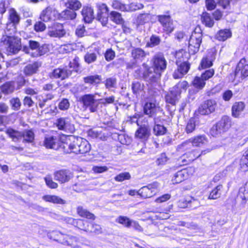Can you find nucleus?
<instances>
[{
  "mask_svg": "<svg viewBox=\"0 0 248 248\" xmlns=\"http://www.w3.org/2000/svg\"><path fill=\"white\" fill-rule=\"evenodd\" d=\"M62 146V151L66 154H84L91 150V145L87 140L74 136L66 138Z\"/></svg>",
  "mask_w": 248,
  "mask_h": 248,
  "instance_id": "1",
  "label": "nucleus"
},
{
  "mask_svg": "<svg viewBox=\"0 0 248 248\" xmlns=\"http://www.w3.org/2000/svg\"><path fill=\"white\" fill-rule=\"evenodd\" d=\"M14 33H15V28L9 30L7 28L5 31V35H3L1 39V43L5 46V48L9 53L16 54L21 49V39L12 36Z\"/></svg>",
  "mask_w": 248,
  "mask_h": 248,
  "instance_id": "2",
  "label": "nucleus"
},
{
  "mask_svg": "<svg viewBox=\"0 0 248 248\" xmlns=\"http://www.w3.org/2000/svg\"><path fill=\"white\" fill-rule=\"evenodd\" d=\"M79 66V58L76 56L72 61L69 62L68 66L54 69L50 75V77L64 79L71 75L72 71L77 72Z\"/></svg>",
  "mask_w": 248,
  "mask_h": 248,
  "instance_id": "3",
  "label": "nucleus"
},
{
  "mask_svg": "<svg viewBox=\"0 0 248 248\" xmlns=\"http://www.w3.org/2000/svg\"><path fill=\"white\" fill-rule=\"evenodd\" d=\"M187 85V82L184 80L178 82L176 85L170 88L165 95L166 102L172 106H175L180 98L182 90H186Z\"/></svg>",
  "mask_w": 248,
  "mask_h": 248,
  "instance_id": "4",
  "label": "nucleus"
},
{
  "mask_svg": "<svg viewBox=\"0 0 248 248\" xmlns=\"http://www.w3.org/2000/svg\"><path fill=\"white\" fill-rule=\"evenodd\" d=\"M50 239L58 241L60 243L74 248H79L80 247V242L78 239L76 237L64 235L57 231H53L48 234Z\"/></svg>",
  "mask_w": 248,
  "mask_h": 248,
  "instance_id": "5",
  "label": "nucleus"
},
{
  "mask_svg": "<svg viewBox=\"0 0 248 248\" xmlns=\"http://www.w3.org/2000/svg\"><path fill=\"white\" fill-rule=\"evenodd\" d=\"M143 112L149 117L153 118L155 124L161 121L163 110L155 102H147L144 106Z\"/></svg>",
  "mask_w": 248,
  "mask_h": 248,
  "instance_id": "6",
  "label": "nucleus"
},
{
  "mask_svg": "<svg viewBox=\"0 0 248 248\" xmlns=\"http://www.w3.org/2000/svg\"><path fill=\"white\" fill-rule=\"evenodd\" d=\"M97 95V93L85 94L79 98V101L82 103L83 107L88 109L90 112H96L100 104V99L96 98Z\"/></svg>",
  "mask_w": 248,
  "mask_h": 248,
  "instance_id": "7",
  "label": "nucleus"
},
{
  "mask_svg": "<svg viewBox=\"0 0 248 248\" xmlns=\"http://www.w3.org/2000/svg\"><path fill=\"white\" fill-rule=\"evenodd\" d=\"M202 38V30L199 26L192 32L189 40L188 50L189 53L195 54L199 51Z\"/></svg>",
  "mask_w": 248,
  "mask_h": 248,
  "instance_id": "8",
  "label": "nucleus"
},
{
  "mask_svg": "<svg viewBox=\"0 0 248 248\" xmlns=\"http://www.w3.org/2000/svg\"><path fill=\"white\" fill-rule=\"evenodd\" d=\"M142 66L144 68V72L142 73L143 78L151 84L157 82L160 79L162 74L154 70L152 67L149 66L146 63H143Z\"/></svg>",
  "mask_w": 248,
  "mask_h": 248,
  "instance_id": "9",
  "label": "nucleus"
},
{
  "mask_svg": "<svg viewBox=\"0 0 248 248\" xmlns=\"http://www.w3.org/2000/svg\"><path fill=\"white\" fill-rule=\"evenodd\" d=\"M231 125V118L227 116L222 117L215 126L211 130V133L213 136H217L218 134L227 131Z\"/></svg>",
  "mask_w": 248,
  "mask_h": 248,
  "instance_id": "10",
  "label": "nucleus"
},
{
  "mask_svg": "<svg viewBox=\"0 0 248 248\" xmlns=\"http://www.w3.org/2000/svg\"><path fill=\"white\" fill-rule=\"evenodd\" d=\"M152 67L155 70L162 74L167 68V62L164 54L161 52L155 54L152 57L151 61Z\"/></svg>",
  "mask_w": 248,
  "mask_h": 248,
  "instance_id": "11",
  "label": "nucleus"
},
{
  "mask_svg": "<svg viewBox=\"0 0 248 248\" xmlns=\"http://www.w3.org/2000/svg\"><path fill=\"white\" fill-rule=\"evenodd\" d=\"M148 55L149 53L142 48L134 47L131 50V57L134 61L131 63H128L127 67L130 68L135 67L137 63L142 62Z\"/></svg>",
  "mask_w": 248,
  "mask_h": 248,
  "instance_id": "12",
  "label": "nucleus"
},
{
  "mask_svg": "<svg viewBox=\"0 0 248 248\" xmlns=\"http://www.w3.org/2000/svg\"><path fill=\"white\" fill-rule=\"evenodd\" d=\"M158 21L161 24L163 30L167 34L172 32L174 29L173 21L169 15H160L156 16Z\"/></svg>",
  "mask_w": 248,
  "mask_h": 248,
  "instance_id": "13",
  "label": "nucleus"
},
{
  "mask_svg": "<svg viewBox=\"0 0 248 248\" xmlns=\"http://www.w3.org/2000/svg\"><path fill=\"white\" fill-rule=\"evenodd\" d=\"M217 107V104L215 100H206L199 107L198 113L202 115H209L215 111Z\"/></svg>",
  "mask_w": 248,
  "mask_h": 248,
  "instance_id": "14",
  "label": "nucleus"
},
{
  "mask_svg": "<svg viewBox=\"0 0 248 248\" xmlns=\"http://www.w3.org/2000/svg\"><path fill=\"white\" fill-rule=\"evenodd\" d=\"M64 142L60 141L56 136L46 135L44 140V145L49 149L62 151V144Z\"/></svg>",
  "mask_w": 248,
  "mask_h": 248,
  "instance_id": "15",
  "label": "nucleus"
},
{
  "mask_svg": "<svg viewBox=\"0 0 248 248\" xmlns=\"http://www.w3.org/2000/svg\"><path fill=\"white\" fill-rule=\"evenodd\" d=\"M59 16L60 14L54 8L48 6L42 12L40 18L44 22H47L55 20Z\"/></svg>",
  "mask_w": 248,
  "mask_h": 248,
  "instance_id": "16",
  "label": "nucleus"
},
{
  "mask_svg": "<svg viewBox=\"0 0 248 248\" xmlns=\"http://www.w3.org/2000/svg\"><path fill=\"white\" fill-rule=\"evenodd\" d=\"M158 186V183L154 182L141 187L137 192V193L144 199L152 197L156 193Z\"/></svg>",
  "mask_w": 248,
  "mask_h": 248,
  "instance_id": "17",
  "label": "nucleus"
},
{
  "mask_svg": "<svg viewBox=\"0 0 248 248\" xmlns=\"http://www.w3.org/2000/svg\"><path fill=\"white\" fill-rule=\"evenodd\" d=\"M235 78L244 79L248 77V62L241 59L238 63L235 71Z\"/></svg>",
  "mask_w": 248,
  "mask_h": 248,
  "instance_id": "18",
  "label": "nucleus"
},
{
  "mask_svg": "<svg viewBox=\"0 0 248 248\" xmlns=\"http://www.w3.org/2000/svg\"><path fill=\"white\" fill-rule=\"evenodd\" d=\"M56 124L59 130H63L70 133H73L75 130V127L69 118H60L57 120Z\"/></svg>",
  "mask_w": 248,
  "mask_h": 248,
  "instance_id": "19",
  "label": "nucleus"
},
{
  "mask_svg": "<svg viewBox=\"0 0 248 248\" xmlns=\"http://www.w3.org/2000/svg\"><path fill=\"white\" fill-rule=\"evenodd\" d=\"M151 135V129L148 124H143L139 126L135 132L136 138L142 142L147 141Z\"/></svg>",
  "mask_w": 248,
  "mask_h": 248,
  "instance_id": "20",
  "label": "nucleus"
},
{
  "mask_svg": "<svg viewBox=\"0 0 248 248\" xmlns=\"http://www.w3.org/2000/svg\"><path fill=\"white\" fill-rule=\"evenodd\" d=\"M176 63L177 65V69L174 71L173 77L175 79H178L182 78L188 72L190 68V64L185 61L181 62V60L176 62Z\"/></svg>",
  "mask_w": 248,
  "mask_h": 248,
  "instance_id": "21",
  "label": "nucleus"
},
{
  "mask_svg": "<svg viewBox=\"0 0 248 248\" xmlns=\"http://www.w3.org/2000/svg\"><path fill=\"white\" fill-rule=\"evenodd\" d=\"M199 157V151L197 150H193L186 152L182 155L179 158L178 161L181 166L189 164Z\"/></svg>",
  "mask_w": 248,
  "mask_h": 248,
  "instance_id": "22",
  "label": "nucleus"
},
{
  "mask_svg": "<svg viewBox=\"0 0 248 248\" xmlns=\"http://www.w3.org/2000/svg\"><path fill=\"white\" fill-rule=\"evenodd\" d=\"M191 169H184L175 173L172 178L173 184H178L187 179L191 174Z\"/></svg>",
  "mask_w": 248,
  "mask_h": 248,
  "instance_id": "23",
  "label": "nucleus"
},
{
  "mask_svg": "<svg viewBox=\"0 0 248 248\" xmlns=\"http://www.w3.org/2000/svg\"><path fill=\"white\" fill-rule=\"evenodd\" d=\"M65 33L62 24L58 23H54L48 31V35L52 37L60 38L63 36Z\"/></svg>",
  "mask_w": 248,
  "mask_h": 248,
  "instance_id": "24",
  "label": "nucleus"
},
{
  "mask_svg": "<svg viewBox=\"0 0 248 248\" xmlns=\"http://www.w3.org/2000/svg\"><path fill=\"white\" fill-rule=\"evenodd\" d=\"M108 11V8L106 4L101 3L99 5L97 18L103 26L107 23Z\"/></svg>",
  "mask_w": 248,
  "mask_h": 248,
  "instance_id": "25",
  "label": "nucleus"
},
{
  "mask_svg": "<svg viewBox=\"0 0 248 248\" xmlns=\"http://www.w3.org/2000/svg\"><path fill=\"white\" fill-rule=\"evenodd\" d=\"M41 65V62L39 61L29 63L24 67L23 73L26 76H31L38 72Z\"/></svg>",
  "mask_w": 248,
  "mask_h": 248,
  "instance_id": "26",
  "label": "nucleus"
},
{
  "mask_svg": "<svg viewBox=\"0 0 248 248\" xmlns=\"http://www.w3.org/2000/svg\"><path fill=\"white\" fill-rule=\"evenodd\" d=\"M72 177L71 172L67 170H62L55 173V179L62 183L69 181Z\"/></svg>",
  "mask_w": 248,
  "mask_h": 248,
  "instance_id": "27",
  "label": "nucleus"
},
{
  "mask_svg": "<svg viewBox=\"0 0 248 248\" xmlns=\"http://www.w3.org/2000/svg\"><path fill=\"white\" fill-rule=\"evenodd\" d=\"M81 15L84 22L90 23L94 19L93 9L89 6H84L81 11Z\"/></svg>",
  "mask_w": 248,
  "mask_h": 248,
  "instance_id": "28",
  "label": "nucleus"
},
{
  "mask_svg": "<svg viewBox=\"0 0 248 248\" xmlns=\"http://www.w3.org/2000/svg\"><path fill=\"white\" fill-rule=\"evenodd\" d=\"M245 108V104L244 102L240 101L234 103L232 108V116L235 118L240 117Z\"/></svg>",
  "mask_w": 248,
  "mask_h": 248,
  "instance_id": "29",
  "label": "nucleus"
},
{
  "mask_svg": "<svg viewBox=\"0 0 248 248\" xmlns=\"http://www.w3.org/2000/svg\"><path fill=\"white\" fill-rule=\"evenodd\" d=\"M20 17L17 12L13 8H11L9 11V20L10 21V24L7 25V28L8 29V27L12 24L13 29L15 28V26L18 24L19 22ZM16 28H15V31Z\"/></svg>",
  "mask_w": 248,
  "mask_h": 248,
  "instance_id": "30",
  "label": "nucleus"
},
{
  "mask_svg": "<svg viewBox=\"0 0 248 248\" xmlns=\"http://www.w3.org/2000/svg\"><path fill=\"white\" fill-rule=\"evenodd\" d=\"M190 141L193 146L200 147L206 144L208 139L205 135H201L190 138Z\"/></svg>",
  "mask_w": 248,
  "mask_h": 248,
  "instance_id": "31",
  "label": "nucleus"
},
{
  "mask_svg": "<svg viewBox=\"0 0 248 248\" xmlns=\"http://www.w3.org/2000/svg\"><path fill=\"white\" fill-rule=\"evenodd\" d=\"M215 58L213 54H209L202 59L199 69L209 68L212 66Z\"/></svg>",
  "mask_w": 248,
  "mask_h": 248,
  "instance_id": "32",
  "label": "nucleus"
},
{
  "mask_svg": "<svg viewBox=\"0 0 248 248\" xmlns=\"http://www.w3.org/2000/svg\"><path fill=\"white\" fill-rule=\"evenodd\" d=\"M62 1L65 7L75 11L82 6L81 3L78 0H63Z\"/></svg>",
  "mask_w": 248,
  "mask_h": 248,
  "instance_id": "33",
  "label": "nucleus"
},
{
  "mask_svg": "<svg viewBox=\"0 0 248 248\" xmlns=\"http://www.w3.org/2000/svg\"><path fill=\"white\" fill-rule=\"evenodd\" d=\"M29 47L25 46L23 48V51L26 53L30 54L31 56V53H34L33 51H36L38 50L40 44L35 41L30 40L29 41Z\"/></svg>",
  "mask_w": 248,
  "mask_h": 248,
  "instance_id": "34",
  "label": "nucleus"
},
{
  "mask_svg": "<svg viewBox=\"0 0 248 248\" xmlns=\"http://www.w3.org/2000/svg\"><path fill=\"white\" fill-rule=\"evenodd\" d=\"M42 199L46 202H51L55 204H63L65 203V201L56 195H46L43 196Z\"/></svg>",
  "mask_w": 248,
  "mask_h": 248,
  "instance_id": "35",
  "label": "nucleus"
},
{
  "mask_svg": "<svg viewBox=\"0 0 248 248\" xmlns=\"http://www.w3.org/2000/svg\"><path fill=\"white\" fill-rule=\"evenodd\" d=\"M6 134L12 139V140L16 142L22 139V132L14 130L12 128H8L6 131Z\"/></svg>",
  "mask_w": 248,
  "mask_h": 248,
  "instance_id": "36",
  "label": "nucleus"
},
{
  "mask_svg": "<svg viewBox=\"0 0 248 248\" xmlns=\"http://www.w3.org/2000/svg\"><path fill=\"white\" fill-rule=\"evenodd\" d=\"M197 201L191 197H187L186 199H182L178 202V206L180 208H192L193 206L191 205L192 203L197 202Z\"/></svg>",
  "mask_w": 248,
  "mask_h": 248,
  "instance_id": "37",
  "label": "nucleus"
},
{
  "mask_svg": "<svg viewBox=\"0 0 248 248\" xmlns=\"http://www.w3.org/2000/svg\"><path fill=\"white\" fill-rule=\"evenodd\" d=\"M77 15L75 11L70 9L64 10L60 14V16L65 20H73L76 18Z\"/></svg>",
  "mask_w": 248,
  "mask_h": 248,
  "instance_id": "38",
  "label": "nucleus"
},
{
  "mask_svg": "<svg viewBox=\"0 0 248 248\" xmlns=\"http://www.w3.org/2000/svg\"><path fill=\"white\" fill-rule=\"evenodd\" d=\"M98 54L99 53L97 50H95L94 51L90 50V51L87 52L84 56V58L85 62L88 64L94 62L96 60Z\"/></svg>",
  "mask_w": 248,
  "mask_h": 248,
  "instance_id": "39",
  "label": "nucleus"
},
{
  "mask_svg": "<svg viewBox=\"0 0 248 248\" xmlns=\"http://www.w3.org/2000/svg\"><path fill=\"white\" fill-rule=\"evenodd\" d=\"M231 32L229 30H220L216 34V38L220 41H224L231 37Z\"/></svg>",
  "mask_w": 248,
  "mask_h": 248,
  "instance_id": "40",
  "label": "nucleus"
},
{
  "mask_svg": "<svg viewBox=\"0 0 248 248\" xmlns=\"http://www.w3.org/2000/svg\"><path fill=\"white\" fill-rule=\"evenodd\" d=\"M202 22L206 26L211 28L213 26L214 21L210 15L207 12H203L202 15Z\"/></svg>",
  "mask_w": 248,
  "mask_h": 248,
  "instance_id": "41",
  "label": "nucleus"
},
{
  "mask_svg": "<svg viewBox=\"0 0 248 248\" xmlns=\"http://www.w3.org/2000/svg\"><path fill=\"white\" fill-rule=\"evenodd\" d=\"M22 139L24 142H32L34 139V134L31 130H25L22 132Z\"/></svg>",
  "mask_w": 248,
  "mask_h": 248,
  "instance_id": "42",
  "label": "nucleus"
},
{
  "mask_svg": "<svg viewBox=\"0 0 248 248\" xmlns=\"http://www.w3.org/2000/svg\"><path fill=\"white\" fill-rule=\"evenodd\" d=\"M193 87L198 90L202 89L205 85V81L201 77H196L192 82Z\"/></svg>",
  "mask_w": 248,
  "mask_h": 248,
  "instance_id": "43",
  "label": "nucleus"
},
{
  "mask_svg": "<svg viewBox=\"0 0 248 248\" xmlns=\"http://www.w3.org/2000/svg\"><path fill=\"white\" fill-rule=\"evenodd\" d=\"M151 19V15L150 14L144 13L138 16L136 22L138 25H144L149 22Z\"/></svg>",
  "mask_w": 248,
  "mask_h": 248,
  "instance_id": "44",
  "label": "nucleus"
},
{
  "mask_svg": "<svg viewBox=\"0 0 248 248\" xmlns=\"http://www.w3.org/2000/svg\"><path fill=\"white\" fill-rule=\"evenodd\" d=\"M109 17L111 21L117 24H121L124 22L121 14L117 12L111 11L109 14Z\"/></svg>",
  "mask_w": 248,
  "mask_h": 248,
  "instance_id": "45",
  "label": "nucleus"
},
{
  "mask_svg": "<svg viewBox=\"0 0 248 248\" xmlns=\"http://www.w3.org/2000/svg\"><path fill=\"white\" fill-rule=\"evenodd\" d=\"M223 186L222 185H218L215 188H214L212 191L210 193L208 197L209 199H217L220 197Z\"/></svg>",
  "mask_w": 248,
  "mask_h": 248,
  "instance_id": "46",
  "label": "nucleus"
},
{
  "mask_svg": "<svg viewBox=\"0 0 248 248\" xmlns=\"http://www.w3.org/2000/svg\"><path fill=\"white\" fill-rule=\"evenodd\" d=\"M49 51L48 46L46 44H43L39 46L38 50L34 51L31 53V56L32 57H37L45 54Z\"/></svg>",
  "mask_w": 248,
  "mask_h": 248,
  "instance_id": "47",
  "label": "nucleus"
},
{
  "mask_svg": "<svg viewBox=\"0 0 248 248\" xmlns=\"http://www.w3.org/2000/svg\"><path fill=\"white\" fill-rule=\"evenodd\" d=\"M132 219L126 216H120L116 219V222L123 225L124 227L126 228L131 227V223Z\"/></svg>",
  "mask_w": 248,
  "mask_h": 248,
  "instance_id": "48",
  "label": "nucleus"
},
{
  "mask_svg": "<svg viewBox=\"0 0 248 248\" xmlns=\"http://www.w3.org/2000/svg\"><path fill=\"white\" fill-rule=\"evenodd\" d=\"M239 196L242 200V203L245 204L248 200V186L246 185L239 189Z\"/></svg>",
  "mask_w": 248,
  "mask_h": 248,
  "instance_id": "49",
  "label": "nucleus"
},
{
  "mask_svg": "<svg viewBox=\"0 0 248 248\" xmlns=\"http://www.w3.org/2000/svg\"><path fill=\"white\" fill-rule=\"evenodd\" d=\"M166 128L162 125L155 123V126L153 128V132L154 134L157 136H161L166 133Z\"/></svg>",
  "mask_w": 248,
  "mask_h": 248,
  "instance_id": "50",
  "label": "nucleus"
},
{
  "mask_svg": "<svg viewBox=\"0 0 248 248\" xmlns=\"http://www.w3.org/2000/svg\"><path fill=\"white\" fill-rule=\"evenodd\" d=\"M111 6L114 9L120 10L122 12H126L127 5L123 3L120 0H113L111 3Z\"/></svg>",
  "mask_w": 248,
  "mask_h": 248,
  "instance_id": "51",
  "label": "nucleus"
},
{
  "mask_svg": "<svg viewBox=\"0 0 248 248\" xmlns=\"http://www.w3.org/2000/svg\"><path fill=\"white\" fill-rule=\"evenodd\" d=\"M101 80V77L99 75L90 76L85 77L84 81L86 83L91 84H99Z\"/></svg>",
  "mask_w": 248,
  "mask_h": 248,
  "instance_id": "52",
  "label": "nucleus"
},
{
  "mask_svg": "<svg viewBox=\"0 0 248 248\" xmlns=\"http://www.w3.org/2000/svg\"><path fill=\"white\" fill-rule=\"evenodd\" d=\"M240 165L243 171H246L248 170V149L245 152L242 157L240 160Z\"/></svg>",
  "mask_w": 248,
  "mask_h": 248,
  "instance_id": "53",
  "label": "nucleus"
},
{
  "mask_svg": "<svg viewBox=\"0 0 248 248\" xmlns=\"http://www.w3.org/2000/svg\"><path fill=\"white\" fill-rule=\"evenodd\" d=\"M77 212L78 214L81 217H85L88 219H93L94 218V216L93 214L90 213L82 207H78Z\"/></svg>",
  "mask_w": 248,
  "mask_h": 248,
  "instance_id": "54",
  "label": "nucleus"
},
{
  "mask_svg": "<svg viewBox=\"0 0 248 248\" xmlns=\"http://www.w3.org/2000/svg\"><path fill=\"white\" fill-rule=\"evenodd\" d=\"M161 40L159 37L153 35L150 39V41L147 43L146 46L150 47H153L158 45L160 43Z\"/></svg>",
  "mask_w": 248,
  "mask_h": 248,
  "instance_id": "55",
  "label": "nucleus"
},
{
  "mask_svg": "<svg viewBox=\"0 0 248 248\" xmlns=\"http://www.w3.org/2000/svg\"><path fill=\"white\" fill-rule=\"evenodd\" d=\"M143 7L142 4L138 2H131L126 6V12H132L137 10L141 9Z\"/></svg>",
  "mask_w": 248,
  "mask_h": 248,
  "instance_id": "56",
  "label": "nucleus"
},
{
  "mask_svg": "<svg viewBox=\"0 0 248 248\" xmlns=\"http://www.w3.org/2000/svg\"><path fill=\"white\" fill-rule=\"evenodd\" d=\"M117 138L119 142L124 145H129L132 141L131 138L124 134H118Z\"/></svg>",
  "mask_w": 248,
  "mask_h": 248,
  "instance_id": "57",
  "label": "nucleus"
},
{
  "mask_svg": "<svg viewBox=\"0 0 248 248\" xmlns=\"http://www.w3.org/2000/svg\"><path fill=\"white\" fill-rule=\"evenodd\" d=\"M15 87L12 82H6L1 87V91L5 94L12 93Z\"/></svg>",
  "mask_w": 248,
  "mask_h": 248,
  "instance_id": "58",
  "label": "nucleus"
},
{
  "mask_svg": "<svg viewBox=\"0 0 248 248\" xmlns=\"http://www.w3.org/2000/svg\"><path fill=\"white\" fill-rule=\"evenodd\" d=\"M195 120L193 118H190L186 124V131L187 133L192 132L195 129Z\"/></svg>",
  "mask_w": 248,
  "mask_h": 248,
  "instance_id": "59",
  "label": "nucleus"
},
{
  "mask_svg": "<svg viewBox=\"0 0 248 248\" xmlns=\"http://www.w3.org/2000/svg\"><path fill=\"white\" fill-rule=\"evenodd\" d=\"M10 103L13 110H18L20 109L21 103L18 97L12 98L10 100Z\"/></svg>",
  "mask_w": 248,
  "mask_h": 248,
  "instance_id": "60",
  "label": "nucleus"
},
{
  "mask_svg": "<svg viewBox=\"0 0 248 248\" xmlns=\"http://www.w3.org/2000/svg\"><path fill=\"white\" fill-rule=\"evenodd\" d=\"M131 178V175L129 172H122L117 176H116L114 178L115 181L117 182H122L125 180H129Z\"/></svg>",
  "mask_w": 248,
  "mask_h": 248,
  "instance_id": "61",
  "label": "nucleus"
},
{
  "mask_svg": "<svg viewBox=\"0 0 248 248\" xmlns=\"http://www.w3.org/2000/svg\"><path fill=\"white\" fill-rule=\"evenodd\" d=\"M192 146L191 141H190V139L188 140H186L183 142L181 144H179L177 146V150L178 151H185L189 149Z\"/></svg>",
  "mask_w": 248,
  "mask_h": 248,
  "instance_id": "62",
  "label": "nucleus"
},
{
  "mask_svg": "<svg viewBox=\"0 0 248 248\" xmlns=\"http://www.w3.org/2000/svg\"><path fill=\"white\" fill-rule=\"evenodd\" d=\"M70 107V103L68 99L65 98L62 99L59 102L58 108L62 110H65L69 108Z\"/></svg>",
  "mask_w": 248,
  "mask_h": 248,
  "instance_id": "63",
  "label": "nucleus"
},
{
  "mask_svg": "<svg viewBox=\"0 0 248 248\" xmlns=\"http://www.w3.org/2000/svg\"><path fill=\"white\" fill-rule=\"evenodd\" d=\"M215 71L213 69H210L202 73L201 77L206 81L211 78L214 75Z\"/></svg>",
  "mask_w": 248,
  "mask_h": 248,
  "instance_id": "64",
  "label": "nucleus"
}]
</instances>
